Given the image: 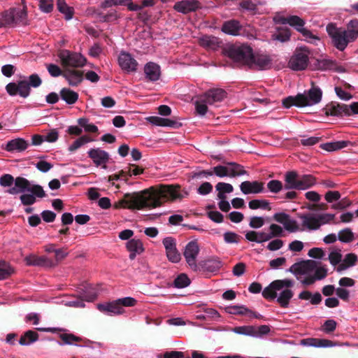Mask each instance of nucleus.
<instances>
[{
  "label": "nucleus",
  "mask_w": 358,
  "mask_h": 358,
  "mask_svg": "<svg viewBox=\"0 0 358 358\" xmlns=\"http://www.w3.org/2000/svg\"><path fill=\"white\" fill-rule=\"evenodd\" d=\"M215 189L217 192L222 193H231L234 190L233 186L229 183L220 182L215 185Z\"/></svg>",
  "instance_id": "052dcab7"
},
{
  "label": "nucleus",
  "mask_w": 358,
  "mask_h": 358,
  "mask_svg": "<svg viewBox=\"0 0 358 358\" xmlns=\"http://www.w3.org/2000/svg\"><path fill=\"white\" fill-rule=\"evenodd\" d=\"M97 308L101 312L108 315H120L124 312V308L121 307L117 299L112 302L98 304Z\"/></svg>",
  "instance_id": "b1692460"
},
{
  "label": "nucleus",
  "mask_w": 358,
  "mask_h": 358,
  "mask_svg": "<svg viewBox=\"0 0 358 358\" xmlns=\"http://www.w3.org/2000/svg\"><path fill=\"white\" fill-rule=\"evenodd\" d=\"M20 199L24 206H31L36 201L34 195L31 194H23L20 196Z\"/></svg>",
  "instance_id": "6e6d98bb"
},
{
  "label": "nucleus",
  "mask_w": 358,
  "mask_h": 358,
  "mask_svg": "<svg viewBox=\"0 0 358 358\" xmlns=\"http://www.w3.org/2000/svg\"><path fill=\"white\" fill-rule=\"evenodd\" d=\"M64 66L82 67L86 62V59L80 54L63 50L58 55Z\"/></svg>",
  "instance_id": "9b49d317"
},
{
  "label": "nucleus",
  "mask_w": 358,
  "mask_h": 358,
  "mask_svg": "<svg viewBox=\"0 0 358 358\" xmlns=\"http://www.w3.org/2000/svg\"><path fill=\"white\" fill-rule=\"evenodd\" d=\"M264 182L255 181H244L240 185L241 191L244 194H259L264 191Z\"/></svg>",
  "instance_id": "412c9836"
},
{
  "label": "nucleus",
  "mask_w": 358,
  "mask_h": 358,
  "mask_svg": "<svg viewBox=\"0 0 358 358\" xmlns=\"http://www.w3.org/2000/svg\"><path fill=\"white\" fill-rule=\"evenodd\" d=\"M222 44V41L213 36H203L199 39V45L205 48L216 50Z\"/></svg>",
  "instance_id": "c756f323"
},
{
  "label": "nucleus",
  "mask_w": 358,
  "mask_h": 358,
  "mask_svg": "<svg viewBox=\"0 0 358 358\" xmlns=\"http://www.w3.org/2000/svg\"><path fill=\"white\" fill-rule=\"evenodd\" d=\"M273 20L275 24H287L299 32L303 28L306 24L305 20L297 15H288L287 17L276 15L273 17Z\"/></svg>",
  "instance_id": "2eb2a0df"
},
{
  "label": "nucleus",
  "mask_w": 358,
  "mask_h": 358,
  "mask_svg": "<svg viewBox=\"0 0 358 358\" xmlns=\"http://www.w3.org/2000/svg\"><path fill=\"white\" fill-rule=\"evenodd\" d=\"M200 8V3L196 0H184L176 2L173 6L178 12L187 14Z\"/></svg>",
  "instance_id": "4be33fe9"
},
{
  "label": "nucleus",
  "mask_w": 358,
  "mask_h": 358,
  "mask_svg": "<svg viewBox=\"0 0 358 358\" xmlns=\"http://www.w3.org/2000/svg\"><path fill=\"white\" fill-rule=\"evenodd\" d=\"M354 238V233L350 228H345L338 232V239L343 243H350Z\"/></svg>",
  "instance_id": "a18cd8bd"
},
{
  "label": "nucleus",
  "mask_w": 358,
  "mask_h": 358,
  "mask_svg": "<svg viewBox=\"0 0 358 358\" xmlns=\"http://www.w3.org/2000/svg\"><path fill=\"white\" fill-rule=\"evenodd\" d=\"M285 187L286 190H306L313 187L317 182V178L311 174L299 175L296 171H289L285 173Z\"/></svg>",
  "instance_id": "20e7f679"
},
{
  "label": "nucleus",
  "mask_w": 358,
  "mask_h": 358,
  "mask_svg": "<svg viewBox=\"0 0 358 358\" xmlns=\"http://www.w3.org/2000/svg\"><path fill=\"white\" fill-rule=\"evenodd\" d=\"M93 140L87 136H83L76 139L72 145L69 147V151L73 152L80 148L82 145L92 141Z\"/></svg>",
  "instance_id": "09e8293b"
},
{
  "label": "nucleus",
  "mask_w": 358,
  "mask_h": 358,
  "mask_svg": "<svg viewBox=\"0 0 358 358\" xmlns=\"http://www.w3.org/2000/svg\"><path fill=\"white\" fill-rule=\"evenodd\" d=\"M15 8H10L0 14V27H12L15 24Z\"/></svg>",
  "instance_id": "2f4dec72"
},
{
  "label": "nucleus",
  "mask_w": 358,
  "mask_h": 358,
  "mask_svg": "<svg viewBox=\"0 0 358 358\" xmlns=\"http://www.w3.org/2000/svg\"><path fill=\"white\" fill-rule=\"evenodd\" d=\"M310 51L306 47L296 48L289 59L288 66L294 71L306 69L309 63Z\"/></svg>",
  "instance_id": "1a4fd4ad"
},
{
  "label": "nucleus",
  "mask_w": 358,
  "mask_h": 358,
  "mask_svg": "<svg viewBox=\"0 0 358 358\" xmlns=\"http://www.w3.org/2000/svg\"><path fill=\"white\" fill-rule=\"evenodd\" d=\"M42 84V80L36 73L30 75L27 79L19 80L17 83H9L6 90L10 96L19 95L24 99L31 93V87L37 88Z\"/></svg>",
  "instance_id": "7ed1b4c3"
},
{
  "label": "nucleus",
  "mask_w": 358,
  "mask_h": 358,
  "mask_svg": "<svg viewBox=\"0 0 358 358\" xmlns=\"http://www.w3.org/2000/svg\"><path fill=\"white\" fill-rule=\"evenodd\" d=\"M191 281L187 275L185 273H181L174 280L173 285L177 288H184L189 285Z\"/></svg>",
  "instance_id": "8fccbe9b"
},
{
  "label": "nucleus",
  "mask_w": 358,
  "mask_h": 358,
  "mask_svg": "<svg viewBox=\"0 0 358 358\" xmlns=\"http://www.w3.org/2000/svg\"><path fill=\"white\" fill-rule=\"evenodd\" d=\"M222 265L223 264L219 257H212L208 259L199 262L196 270H194V272L202 273L217 272L221 268Z\"/></svg>",
  "instance_id": "ddd939ff"
},
{
  "label": "nucleus",
  "mask_w": 358,
  "mask_h": 358,
  "mask_svg": "<svg viewBox=\"0 0 358 358\" xmlns=\"http://www.w3.org/2000/svg\"><path fill=\"white\" fill-rule=\"evenodd\" d=\"M301 345L315 348H330L335 345L330 340L324 338H308L301 340Z\"/></svg>",
  "instance_id": "a878e982"
},
{
  "label": "nucleus",
  "mask_w": 358,
  "mask_h": 358,
  "mask_svg": "<svg viewBox=\"0 0 358 358\" xmlns=\"http://www.w3.org/2000/svg\"><path fill=\"white\" fill-rule=\"evenodd\" d=\"M213 191V185L209 182H203L197 189V193L201 195H206Z\"/></svg>",
  "instance_id": "680f3d73"
},
{
  "label": "nucleus",
  "mask_w": 358,
  "mask_h": 358,
  "mask_svg": "<svg viewBox=\"0 0 358 358\" xmlns=\"http://www.w3.org/2000/svg\"><path fill=\"white\" fill-rule=\"evenodd\" d=\"M189 192L179 185H159L152 186L139 193H127L114 205L115 208L141 210L155 208L165 202L181 200L187 196Z\"/></svg>",
  "instance_id": "f257e3e1"
},
{
  "label": "nucleus",
  "mask_w": 358,
  "mask_h": 358,
  "mask_svg": "<svg viewBox=\"0 0 358 358\" xmlns=\"http://www.w3.org/2000/svg\"><path fill=\"white\" fill-rule=\"evenodd\" d=\"M46 67L48 73L52 77H58L59 76H62L64 73L57 65L54 64H47Z\"/></svg>",
  "instance_id": "13d9d810"
},
{
  "label": "nucleus",
  "mask_w": 358,
  "mask_h": 358,
  "mask_svg": "<svg viewBox=\"0 0 358 358\" xmlns=\"http://www.w3.org/2000/svg\"><path fill=\"white\" fill-rule=\"evenodd\" d=\"M293 296L294 292L291 289H285L280 292L279 296L277 298V302L282 308H287Z\"/></svg>",
  "instance_id": "ea45409f"
},
{
  "label": "nucleus",
  "mask_w": 358,
  "mask_h": 358,
  "mask_svg": "<svg viewBox=\"0 0 358 358\" xmlns=\"http://www.w3.org/2000/svg\"><path fill=\"white\" fill-rule=\"evenodd\" d=\"M147 120L153 125L160 127H169L173 128H178L181 126V124L176 120H172L167 118L160 117L158 116H151L147 118Z\"/></svg>",
  "instance_id": "7c9ffc66"
},
{
  "label": "nucleus",
  "mask_w": 358,
  "mask_h": 358,
  "mask_svg": "<svg viewBox=\"0 0 358 358\" xmlns=\"http://www.w3.org/2000/svg\"><path fill=\"white\" fill-rule=\"evenodd\" d=\"M39 335L34 331L28 330L22 335L19 340L21 345H29L38 340Z\"/></svg>",
  "instance_id": "4c0bfd02"
},
{
  "label": "nucleus",
  "mask_w": 358,
  "mask_h": 358,
  "mask_svg": "<svg viewBox=\"0 0 358 358\" xmlns=\"http://www.w3.org/2000/svg\"><path fill=\"white\" fill-rule=\"evenodd\" d=\"M327 31L332 39L334 45L340 51H343L351 41L347 37L345 29L338 28L335 24L331 23L327 26Z\"/></svg>",
  "instance_id": "6e6552de"
},
{
  "label": "nucleus",
  "mask_w": 358,
  "mask_h": 358,
  "mask_svg": "<svg viewBox=\"0 0 358 358\" xmlns=\"http://www.w3.org/2000/svg\"><path fill=\"white\" fill-rule=\"evenodd\" d=\"M348 38L352 42H354L358 38V20L354 19L350 20L345 29Z\"/></svg>",
  "instance_id": "c9c22d12"
},
{
  "label": "nucleus",
  "mask_w": 358,
  "mask_h": 358,
  "mask_svg": "<svg viewBox=\"0 0 358 358\" xmlns=\"http://www.w3.org/2000/svg\"><path fill=\"white\" fill-rule=\"evenodd\" d=\"M249 208L252 210H257L259 208L270 210V203L268 201L264 199H253L248 203Z\"/></svg>",
  "instance_id": "37998d69"
},
{
  "label": "nucleus",
  "mask_w": 358,
  "mask_h": 358,
  "mask_svg": "<svg viewBox=\"0 0 358 358\" xmlns=\"http://www.w3.org/2000/svg\"><path fill=\"white\" fill-rule=\"evenodd\" d=\"M118 64L127 73L137 70L138 62L129 53L122 52L118 57Z\"/></svg>",
  "instance_id": "a211bd4d"
},
{
  "label": "nucleus",
  "mask_w": 358,
  "mask_h": 358,
  "mask_svg": "<svg viewBox=\"0 0 358 358\" xmlns=\"http://www.w3.org/2000/svg\"><path fill=\"white\" fill-rule=\"evenodd\" d=\"M271 66V59L269 56L262 54L252 53L251 61L248 68L254 70H264Z\"/></svg>",
  "instance_id": "dca6fc26"
},
{
  "label": "nucleus",
  "mask_w": 358,
  "mask_h": 358,
  "mask_svg": "<svg viewBox=\"0 0 358 358\" xmlns=\"http://www.w3.org/2000/svg\"><path fill=\"white\" fill-rule=\"evenodd\" d=\"M352 203V201L348 197H345L341 199L338 203L333 204L331 208L342 210L350 207Z\"/></svg>",
  "instance_id": "5fc2aeb1"
},
{
  "label": "nucleus",
  "mask_w": 358,
  "mask_h": 358,
  "mask_svg": "<svg viewBox=\"0 0 358 358\" xmlns=\"http://www.w3.org/2000/svg\"><path fill=\"white\" fill-rule=\"evenodd\" d=\"M209 105L222 101L227 96V92L221 88H212L201 94Z\"/></svg>",
  "instance_id": "aec40b11"
},
{
  "label": "nucleus",
  "mask_w": 358,
  "mask_h": 358,
  "mask_svg": "<svg viewBox=\"0 0 358 358\" xmlns=\"http://www.w3.org/2000/svg\"><path fill=\"white\" fill-rule=\"evenodd\" d=\"M36 167L41 172L46 173L53 167V165L46 161L40 160L36 164Z\"/></svg>",
  "instance_id": "69168bd1"
},
{
  "label": "nucleus",
  "mask_w": 358,
  "mask_h": 358,
  "mask_svg": "<svg viewBox=\"0 0 358 358\" xmlns=\"http://www.w3.org/2000/svg\"><path fill=\"white\" fill-rule=\"evenodd\" d=\"M199 252V246L196 241L189 242L183 252V255L189 268L194 271L196 270L198 263L196 262V257Z\"/></svg>",
  "instance_id": "f8f14e48"
},
{
  "label": "nucleus",
  "mask_w": 358,
  "mask_h": 358,
  "mask_svg": "<svg viewBox=\"0 0 358 358\" xmlns=\"http://www.w3.org/2000/svg\"><path fill=\"white\" fill-rule=\"evenodd\" d=\"M299 299L301 300L310 299V303L313 305H318L322 300L321 294L318 292L312 294L310 291L304 290L299 294Z\"/></svg>",
  "instance_id": "e433bc0d"
},
{
  "label": "nucleus",
  "mask_w": 358,
  "mask_h": 358,
  "mask_svg": "<svg viewBox=\"0 0 358 358\" xmlns=\"http://www.w3.org/2000/svg\"><path fill=\"white\" fill-rule=\"evenodd\" d=\"M60 96L67 104L75 103L78 99V94L69 88L64 87L60 91Z\"/></svg>",
  "instance_id": "f704fd0d"
},
{
  "label": "nucleus",
  "mask_w": 358,
  "mask_h": 358,
  "mask_svg": "<svg viewBox=\"0 0 358 358\" xmlns=\"http://www.w3.org/2000/svg\"><path fill=\"white\" fill-rule=\"evenodd\" d=\"M299 217L303 220L302 226L310 231L317 230L320 228V224L317 215L307 213L300 214Z\"/></svg>",
  "instance_id": "bb28decb"
},
{
  "label": "nucleus",
  "mask_w": 358,
  "mask_h": 358,
  "mask_svg": "<svg viewBox=\"0 0 358 358\" xmlns=\"http://www.w3.org/2000/svg\"><path fill=\"white\" fill-rule=\"evenodd\" d=\"M341 196V193L338 191H328L324 195V199L328 203H333L338 201Z\"/></svg>",
  "instance_id": "bf43d9fd"
},
{
  "label": "nucleus",
  "mask_w": 358,
  "mask_h": 358,
  "mask_svg": "<svg viewBox=\"0 0 358 358\" xmlns=\"http://www.w3.org/2000/svg\"><path fill=\"white\" fill-rule=\"evenodd\" d=\"M276 285L275 280H273L268 286L266 287L262 292L263 297L269 301L277 298V292L280 290Z\"/></svg>",
  "instance_id": "58836bf2"
},
{
  "label": "nucleus",
  "mask_w": 358,
  "mask_h": 358,
  "mask_svg": "<svg viewBox=\"0 0 358 358\" xmlns=\"http://www.w3.org/2000/svg\"><path fill=\"white\" fill-rule=\"evenodd\" d=\"M224 241L227 243H238L242 239V237L232 231H227L223 234Z\"/></svg>",
  "instance_id": "603ef678"
},
{
  "label": "nucleus",
  "mask_w": 358,
  "mask_h": 358,
  "mask_svg": "<svg viewBox=\"0 0 358 358\" xmlns=\"http://www.w3.org/2000/svg\"><path fill=\"white\" fill-rule=\"evenodd\" d=\"M243 29V27L240 22L236 20H229L224 22L221 27L222 31L224 34L231 36H238L241 34V31Z\"/></svg>",
  "instance_id": "393cba45"
},
{
  "label": "nucleus",
  "mask_w": 358,
  "mask_h": 358,
  "mask_svg": "<svg viewBox=\"0 0 358 358\" xmlns=\"http://www.w3.org/2000/svg\"><path fill=\"white\" fill-rule=\"evenodd\" d=\"M283 226L285 229L289 232H295L300 230L296 221L291 220L290 217H289L285 223H284Z\"/></svg>",
  "instance_id": "4d7b16f0"
},
{
  "label": "nucleus",
  "mask_w": 358,
  "mask_h": 358,
  "mask_svg": "<svg viewBox=\"0 0 358 358\" xmlns=\"http://www.w3.org/2000/svg\"><path fill=\"white\" fill-rule=\"evenodd\" d=\"M41 215L43 220L45 222H53L57 216L55 213L48 210L42 211Z\"/></svg>",
  "instance_id": "774afa93"
},
{
  "label": "nucleus",
  "mask_w": 358,
  "mask_h": 358,
  "mask_svg": "<svg viewBox=\"0 0 358 358\" xmlns=\"http://www.w3.org/2000/svg\"><path fill=\"white\" fill-rule=\"evenodd\" d=\"M16 188H9L6 192L11 195L18 194L20 193L29 192L35 198H43L46 196V194L40 185H31L30 181L25 178L17 177Z\"/></svg>",
  "instance_id": "0eeeda50"
},
{
  "label": "nucleus",
  "mask_w": 358,
  "mask_h": 358,
  "mask_svg": "<svg viewBox=\"0 0 358 358\" xmlns=\"http://www.w3.org/2000/svg\"><path fill=\"white\" fill-rule=\"evenodd\" d=\"M14 273V269L5 262L0 261V280L8 278Z\"/></svg>",
  "instance_id": "c03bdc74"
},
{
  "label": "nucleus",
  "mask_w": 358,
  "mask_h": 358,
  "mask_svg": "<svg viewBox=\"0 0 358 358\" xmlns=\"http://www.w3.org/2000/svg\"><path fill=\"white\" fill-rule=\"evenodd\" d=\"M289 271L295 274L305 275L315 271L314 277L316 280L324 279L328 273L325 266L317 267L316 262L313 260L303 261L294 264Z\"/></svg>",
  "instance_id": "423d86ee"
},
{
  "label": "nucleus",
  "mask_w": 358,
  "mask_h": 358,
  "mask_svg": "<svg viewBox=\"0 0 358 358\" xmlns=\"http://www.w3.org/2000/svg\"><path fill=\"white\" fill-rule=\"evenodd\" d=\"M233 331L238 334L245 336H255V326H240L236 327L233 329Z\"/></svg>",
  "instance_id": "49530a36"
},
{
  "label": "nucleus",
  "mask_w": 358,
  "mask_h": 358,
  "mask_svg": "<svg viewBox=\"0 0 358 358\" xmlns=\"http://www.w3.org/2000/svg\"><path fill=\"white\" fill-rule=\"evenodd\" d=\"M252 51V48L248 45L234 44L224 48L223 52L234 62L248 67Z\"/></svg>",
  "instance_id": "39448f33"
},
{
  "label": "nucleus",
  "mask_w": 358,
  "mask_h": 358,
  "mask_svg": "<svg viewBox=\"0 0 358 358\" xmlns=\"http://www.w3.org/2000/svg\"><path fill=\"white\" fill-rule=\"evenodd\" d=\"M144 73L147 81L155 82L161 76L160 66L155 62H148L144 66Z\"/></svg>",
  "instance_id": "5701e85b"
},
{
  "label": "nucleus",
  "mask_w": 358,
  "mask_h": 358,
  "mask_svg": "<svg viewBox=\"0 0 358 358\" xmlns=\"http://www.w3.org/2000/svg\"><path fill=\"white\" fill-rule=\"evenodd\" d=\"M28 145L29 143L24 139L17 138L9 141L6 145V150L8 152H22L27 148Z\"/></svg>",
  "instance_id": "473e14b6"
},
{
  "label": "nucleus",
  "mask_w": 358,
  "mask_h": 358,
  "mask_svg": "<svg viewBox=\"0 0 358 358\" xmlns=\"http://www.w3.org/2000/svg\"><path fill=\"white\" fill-rule=\"evenodd\" d=\"M323 111L327 116L331 115L340 117L343 115L345 116L351 115V113L348 105L334 101L327 104L323 108Z\"/></svg>",
  "instance_id": "4468645a"
},
{
  "label": "nucleus",
  "mask_w": 358,
  "mask_h": 358,
  "mask_svg": "<svg viewBox=\"0 0 358 358\" xmlns=\"http://www.w3.org/2000/svg\"><path fill=\"white\" fill-rule=\"evenodd\" d=\"M228 176L236 178L243 175H248V171L244 169V166L236 162H226Z\"/></svg>",
  "instance_id": "72a5a7b5"
},
{
  "label": "nucleus",
  "mask_w": 358,
  "mask_h": 358,
  "mask_svg": "<svg viewBox=\"0 0 358 358\" xmlns=\"http://www.w3.org/2000/svg\"><path fill=\"white\" fill-rule=\"evenodd\" d=\"M62 76L67 80L70 85L77 86L83 80V72L76 69H66Z\"/></svg>",
  "instance_id": "cd10ccee"
},
{
  "label": "nucleus",
  "mask_w": 358,
  "mask_h": 358,
  "mask_svg": "<svg viewBox=\"0 0 358 358\" xmlns=\"http://www.w3.org/2000/svg\"><path fill=\"white\" fill-rule=\"evenodd\" d=\"M317 217L321 227L322 224H327L333 221L335 217V215L331 213L318 214L317 215Z\"/></svg>",
  "instance_id": "0e129e2a"
},
{
  "label": "nucleus",
  "mask_w": 358,
  "mask_h": 358,
  "mask_svg": "<svg viewBox=\"0 0 358 358\" xmlns=\"http://www.w3.org/2000/svg\"><path fill=\"white\" fill-rule=\"evenodd\" d=\"M208 104L202 95H199L197 100L195 101V109L197 115L200 116H204L208 112Z\"/></svg>",
  "instance_id": "a19ab883"
},
{
  "label": "nucleus",
  "mask_w": 358,
  "mask_h": 358,
  "mask_svg": "<svg viewBox=\"0 0 358 358\" xmlns=\"http://www.w3.org/2000/svg\"><path fill=\"white\" fill-rule=\"evenodd\" d=\"M27 13L26 7L24 6L22 9H17L15 8V24L18 23L25 24L24 21L27 19Z\"/></svg>",
  "instance_id": "864d4df0"
},
{
  "label": "nucleus",
  "mask_w": 358,
  "mask_h": 358,
  "mask_svg": "<svg viewBox=\"0 0 358 358\" xmlns=\"http://www.w3.org/2000/svg\"><path fill=\"white\" fill-rule=\"evenodd\" d=\"M226 312L229 314L247 315L249 308L245 306H231L226 308Z\"/></svg>",
  "instance_id": "de8ad7c7"
},
{
  "label": "nucleus",
  "mask_w": 358,
  "mask_h": 358,
  "mask_svg": "<svg viewBox=\"0 0 358 358\" xmlns=\"http://www.w3.org/2000/svg\"><path fill=\"white\" fill-rule=\"evenodd\" d=\"M322 97V91L318 87L313 85L304 93H299L296 96H289L282 100V106L285 108L292 106L299 108L311 106L319 103Z\"/></svg>",
  "instance_id": "f03ea898"
},
{
  "label": "nucleus",
  "mask_w": 358,
  "mask_h": 358,
  "mask_svg": "<svg viewBox=\"0 0 358 358\" xmlns=\"http://www.w3.org/2000/svg\"><path fill=\"white\" fill-rule=\"evenodd\" d=\"M17 178L8 173L3 174L0 177V185L3 187L16 188Z\"/></svg>",
  "instance_id": "79ce46f5"
},
{
  "label": "nucleus",
  "mask_w": 358,
  "mask_h": 358,
  "mask_svg": "<svg viewBox=\"0 0 358 358\" xmlns=\"http://www.w3.org/2000/svg\"><path fill=\"white\" fill-rule=\"evenodd\" d=\"M127 249L130 252L129 259L133 260L137 255H141L144 251L143 243L140 239L132 238L127 243Z\"/></svg>",
  "instance_id": "c85d7f7f"
},
{
  "label": "nucleus",
  "mask_w": 358,
  "mask_h": 358,
  "mask_svg": "<svg viewBox=\"0 0 358 358\" xmlns=\"http://www.w3.org/2000/svg\"><path fill=\"white\" fill-rule=\"evenodd\" d=\"M285 187L282 182L278 180H271L267 183L268 190L274 194L280 192Z\"/></svg>",
  "instance_id": "3c124183"
},
{
  "label": "nucleus",
  "mask_w": 358,
  "mask_h": 358,
  "mask_svg": "<svg viewBox=\"0 0 358 358\" xmlns=\"http://www.w3.org/2000/svg\"><path fill=\"white\" fill-rule=\"evenodd\" d=\"M264 224V219L262 217L254 216L250 218L249 226L252 229H259Z\"/></svg>",
  "instance_id": "e2e57ef3"
},
{
  "label": "nucleus",
  "mask_w": 358,
  "mask_h": 358,
  "mask_svg": "<svg viewBox=\"0 0 358 358\" xmlns=\"http://www.w3.org/2000/svg\"><path fill=\"white\" fill-rule=\"evenodd\" d=\"M166 253L167 258L173 263H177L180 260V255L176 248L168 251Z\"/></svg>",
  "instance_id": "338daca9"
},
{
  "label": "nucleus",
  "mask_w": 358,
  "mask_h": 358,
  "mask_svg": "<svg viewBox=\"0 0 358 358\" xmlns=\"http://www.w3.org/2000/svg\"><path fill=\"white\" fill-rule=\"evenodd\" d=\"M38 331H43V332H51V333H57V332H63L59 335V337L63 341L64 344L66 345H72L76 342H83L84 346H89V344L92 343L90 340L83 339L79 336H77L73 334L65 333L66 331V329L62 328H56V327H49V328H37Z\"/></svg>",
  "instance_id": "9d476101"
},
{
  "label": "nucleus",
  "mask_w": 358,
  "mask_h": 358,
  "mask_svg": "<svg viewBox=\"0 0 358 358\" xmlns=\"http://www.w3.org/2000/svg\"><path fill=\"white\" fill-rule=\"evenodd\" d=\"M88 157L93 161L96 166H101L103 169H106V163L110 159L109 154L100 148H92L88 152Z\"/></svg>",
  "instance_id": "f3484780"
},
{
  "label": "nucleus",
  "mask_w": 358,
  "mask_h": 358,
  "mask_svg": "<svg viewBox=\"0 0 358 358\" xmlns=\"http://www.w3.org/2000/svg\"><path fill=\"white\" fill-rule=\"evenodd\" d=\"M24 262L27 266H43L51 268L55 266L56 264L45 256H37L31 254L24 258Z\"/></svg>",
  "instance_id": "6ab92c4d"
}]
</instances>
